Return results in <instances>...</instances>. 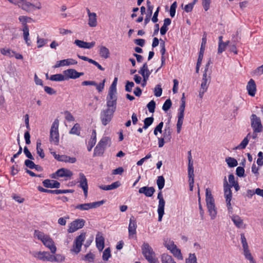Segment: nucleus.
<instances>
[{
    "instance_id": "1",
    "label": "nucleus",
    "mask_w": 263,
    "mask_h": 263,
    "mask_svg": "<svg viewBox=\"0 0 263 263\" xmlns=\"http://www.w3.org/2000/svg\"><path fill=\"white\" fill-rule=\"evenodd\" d=\"M34 234V236L41 240L43 245L51 251L52 253H55L57 248L53 240L49 235L45 234L39 230H35Z\"/></svg>"
},
{
    "instance_id": "2",
    "label": "nucleus",
    "mask_w": 263,
    "mask_h": 263,
    "mask_svg": "<svg viewBox=\"0 0 263 263\" xmlns=\"http://www.w3.org/2000/svg\"><path fill=\"white\" fill-rule=\"evenodd\" d=\"M141 249L143 255L149 263H159L155 253L148 243L144 242Z\"/></svg>"
},
{
    "instance_id": "3",
    "label": "nucleus",
    "mask_w": 263,
    "mask_h": 263,
    "mask_svg": "<svg viewBox=\"0 0 263 263\" xmlns=\"http://www.w3.org/2000/svg\"><path fill=\"white\" fill-rule=\"evenodd\" d=\"M30 253L35 258L42 260V261H48L51 262H54V261H59V259H57V256H54L50 254L48 252L46 251H32L30 252Z\"/></svg>"
},
{
    "instance_id": "4",
    "label": "nucleus",
    "mask_w": 263,
    "mask_h": 263,
    "mask_svg": "<svg viewBox=\"0 0 263 263\" xmlns=\"http://www.w3.org/2000/svg\"><path fill=\"white\" fill-rule=\"evenodd\" d=\"M59 120L55 119L53 122L50 131V142L55 145H58L59 142Z\"/></svg>"
},
{
    "instance_id": "5",
    "label": "nucleus",
    "mask_w": 263,
    "mask_h": 263,
    "mask_svg": "<svg viewBox=\"0 0 263 263\" xmlns=\"http://www.w3.org/2000/svg\"><path fill=\"white\" fill-rule=\"evenodd\" d=\"M231 186L229 185L226 178L225 177L223 183L224 194L227 203V206L228 208L229 212H232V207L231 204V200L232 198V191L231 190Z\"/></svg>"
},
{
    "instance_id": "6",
    "label": "nucleus",
    "mask_w": 263,
    "mask_h": 263,
    "mask_svg": "<svg viewBox=\"0 0 263 263\" xmlns=\"http://www.w3.org/2000/svg\"><path fill=\"white\" fill-rule=\"evenodd\" d=\"M251 125L253 130L255 132H261L263 130V126L259 117L255 114H252L250 117Z\"/></svg>"
},
{
    "instance_id": "7",
    "label": "nucleus",
    "mask_w": 263,
    "mask_h": 263,
    "mask_svg": "<svg viewBox=\"0 0 263 263\" xmlns=\"http://www.w3.org/2000/svg\"><path fill=\"white\" fill-rule=\"evenodd\" d=\"M104 202V200H101L91 203L79 204L74 206V209H78L81 211H88L91 209H95L99 207L100 206L102 205Z\"/></svg>"
},
{
    "instance_id": "8",
    "label": "nucleus",
    "mask_w": 263,
    "mask_h": 263,
    "mask_svg": "<svg viewBox=\"0 0 263 263\" xmlns=\"http://www.w3.org/2000/svg\"><path fill=\"white\" fill-rule=\"evenodd\" d=\"M85 236L86 233H82L76 237L73 242V248L71 250L72 251L76 254L80 252L82 243L85 239Z\"/></svg>"
},
{
    "instance_id": "9",
    "label": "nucleus",
    "mask_w": 263,
    "mask_h": 263,
    "mask_svg": "<svg viewBox=\"0 0 263 263\" xmlns=\"http://www.w3.org/2000/svg\"><path fill=\"white\" fill-rule=\"evenodd\" d=\"M117 94L108 93L106 97L107 109L115 111L117 107Z\"/></svg>"
},
{
    "instance_id": "10",
    "label": "nucleus",
    "mask_w": 263,
    "mask_h": 263,
    "mask_svg": "<svg viewBox=\"0 0 263 263\" xmlns=\"http://www.w3.org/2000/svg\"><path fill=\"white\" fill-rule=\"evenodd\" d=\"M115 112L110 109H106L101 111L100 118L103 125H106L110 122Z\"/></svg>"
},
{
    "instance_id": "11",
    "label": "nucleus",
    "mask_w": 263,
    "mask_h": 263,
    "mask_svg": "<svg viewBox=\"0 0 263 263\" xmlns=\"http://www.w3.org/2000/svg\"><path fill=\"white\" fill-rule=\"evenodd\" d=\"M18 6L21 7L22 9L28 12L33 11L35 9H40L42 7L41 4L40 3H38L36 5H34L26 1L18 2Z\"/></svg>"
},
{
    "instance_id": "12",
    "label": "nucleus",
    "mask_w": 263,
    "mask_h": 263,
    "mask_svg": "<svg viewBox=\"0 0 263 263\" xmlns=\"http://www.w3.org/2000/svg\"><path fill=\"white\" fill-rule=\"evenodd\" d=\"M85 221L83 219H77L70 223L68 232L73 233L78 230L83 228L85 224Z\"/></svg>"
},
{
    "instance_id": "13",
    "label": "nucleus",
    "mask_w": 263,
    "mask_h": 263,
    "mask_svg": "<svg viewBox=\"0 0 263 263\" xmlns=\"http://www.w3.org/2000/svg\"><path fill=\"white\" fill-rule=\"evenodd\" d=\"M79 179L78 182L80 183L79 186L83 189L84 196L86 197L88 194L87 179L84 174L82 173H79Z\"/></svg>"
},
{
    "instance_id": "14",
    "label": "nucleus",
    "mask_w": 263,
    "mask_h": 263,
    "mask_svg": "<svg viewBox=\"0 0 263 263\" xmlns=\"http://www.w3.org/2000/svg\"><path fill=\"white\" fill-rule=\"evenodd\" d=\"M64 74L66 79H76L84 75L83 72H79L74 69H69L64 71Z\"/></svg>"
},
{
    "instance_id": "15",
    "label": "nucleus",
    "mask_w": 263,
    "mask_h": 263,
    "mask_svg": "<svg viewBox=\"0 0 263 263\" xmlns=\"http://www.w3.org/2000/svg\"><path fill=\"white\" fill-rule=\"evenodd\" d=\"M231 219L237 228L245 229L246 228V224L244 223L243 219L239 216L233 215L231 216Z\"/></svg>"
},
{
    "instance_id": "16",
    "label": "nucleus",
    "mask_w": 263,
    "mask_h": 263,
    "mask_svg": "<svg viewBox=\"0 0 263 263\" xmlns=\"http://www.w3.org/2000/svg\"><path fill=\"white\" fill-rule=\"evenodd\" d=\"M247 90L248 94L251 97H254L256 91V85L254 80L250 79L247 85Z\"/></svg>"
},
{
    "instance_id": "17",
    "label": "nucleus",
    "mask_w": 263,
    "mask_h": 263,
    "mask_svg": "<svg viewBox=\"0 0 263 263\" xmlns=\"http://www.w3.org/2000/svg\"><path fill=\"white\" fill-rule=\"evenodd\" d=\"M77 64V61L73 59H67L59 61L54 66V68H58L63 66H68Z\"/></svg>"
},
{
    "instance_id": "18",
    "label": "nucleus",
    "mask_w": 263,
    "mask_h": 263,
    "mask_svg": "<svg viewBox=\"0 0 263 263\" xmlns=\"http://www.w3.org/2000/svg\"><path fill=\"white\" fill-rule=\"evenodd\" d=\"M74 44L80 48L90 49L95 46L96 43L95 42H86L83 41L76 40Z\"/></svg>"
},
{
    "instance_id": "19",
    "label": "nucleus",
    "mask_w": 263,
    "mask_h": 263,
    "mask_svg": "<svg viewBox=\"0 0 263 263\" xmlns=\"http://www.w3.org/2000/svg\"><path fill=\"white\" fill-rule=\"evenodd\" d=\"M43 185L47 188H57L60 187V183L54 180L45 179L43 181Z\"/></svg>"
},
{
    "instance_id": "20",
    "label": "nucleus",
    "mask_w": 263,
    "mask_h": 263,
    "mask_svg": "<svg viewBox=\"0 0 263 263\" xmlns=\"http://www.w3.org/2000/svg\"><path fill=\"white\" fill-rule=\"evenodd\" d=\"M137 227V225L136 220L131 218L129 220V223L128 228L129 237H133L134 235L136 234Z\"/></svg>"
},
{
    "instance_id": "21",
    "label": "nucleus",
    "mask_w": 263,
    "mask_h": 263,
    "mask_svg": "<svg viewBox=\"0 0 263 263\" xmlns=\"http://www.w3.org/2000/svg\"><path fill=\"white\" fill-rule=\"evenodd\" d=\"M155 192V189L151 186H143L139 190V192L140 194H144L146 197H151Z\"/></svg>"
},
{
    "instance_id": "22",
    "label": "nucleus",
    "mask_w": 263,
    "mask_h": 263,
    "mask_svg": "<svg viewBox=\"0 0 263 263\" xmlns=\"http://www.w3.org/2000/svg\"><path fill=\"white\" fill-rule=\"evenodd\" d=\"M164 199L159 200V204L158 207V221H161L162 217L164 214V206H165Z\"/></svg>"
},
{
    "instance_id": "23",
    "label": "nucleus",
    "mask_w": 263,
    "mask_h": 263,
    "mask_svg": "<svg viewBox=\"0 0 263 263\" xmlns=\"http://www.w3.org/2000/svg\"><path fill=\"white\" fill-rule=\"evenodd\" d=\"M59 177H70L72 176V172L68 169L62 168L56 171Z\"/></svg>"
},
{
    "instance_id": "24",
    "label": "nucleus",
    "mask_w": 263,
    "mask_h": 263,
    "mask_svg": "<svg viewBox=\"0 0 263 263\" xmlns=\"http://www.w3.org/2000/svg\"><path fill=\"white\" fill-rule=\"evenodd\" d=\"M58 158V161L65 163H74L77 161V159L75 157H71L65 155H59Z\"/></svg>"
},
{
    "instance_id": "25",
    "label": "nucleus",
    "mask_w": 263,
    "mask_h": 263,
    "mask_svg": "<svg viewBox=\"0 0 263 263\" xmlns=\"http://www.w3.org/2000/svg\"><path fill=\"white\" fill-rule=\"evenodd\" d=\"M96 246L100 251H102L104 248V238L99 234L97 235L96 238Z\"/></svg>"
},
{
    "instance_id": "26",
    "label": "nucleus",
    "mask_w": 263,
    "mask_h": 263,
    "mask_svg": "<svg viewBox=\"0 0 263 263\" xmlns=\"http://www.w3.org/2000/svg\"><path fill=\"white\" fill-rule=\"evenodd\" d=\"M209 83L210 80H209V79L208 78L207 73H206V71H204L200 89L207 91Z\"/></svg>"
},
{
    "instance_id": "27",
    "label": "nucleus",
    "mask_w": 263,
    "mask_h": 263,
    "mask_svg": "<svg viewBox=\"0 0 263 263\" xmlns=\"http://www.w3.org/2000/svg\"><path fill=\"white\" fill-rule=\"evenodd\" d=\"M205 196L206 205H215L214 199L209 189H206Z\"/></svg>"
},
{
    "instance_id": "28",
    "label": "nucleus",
    "mask_w": 263,
    "mask_h": 263,
    "mask_svg": "<svg viewBox=\"0 0 263 263\" xmlns=\"http://www.w3.org/2000/svg\"><path fill=\"white\" fill-rule=\"evenodd\" d=\"M120 185V183L119 181H116L110 185H100L99 187L103 190L108 191L112 190L118 188Z\"/></svg>"
},
{
    "instance_id": "29",
    "label": "nucleus",
    "mask_w": 263,
    "mask_h": 263,
    "mask_svg": "<svg viewBox=\"0 0 263 263\" xmlns=\"http://www.w3.org/2000/svg\"><path fill=\"white\" fill-rule=\"evenodd\" d=\"M251 137V134L249 133L246 137H245L243 140L241 141V142L237 146H236L234 149H245L247 145H248L249 140V138Z\"/></svg>"
},
{
    "instance_id": "30",
    "label": "nucleus",
    "mask_w": 263,
    "mask_h": 263,
    "mask_svg": "<svg viewBox=\"0 0 263 263\" xmlns=\"http://www.w3.org/2000/svg\"><path fill=\"white\" fill-rule=\"evenodd\" d=\"M104 148L106 149L107 146L111 144V139L108 137H103L98 143Z\"/></svg>"
},
{
    "instance_id": "31",
    "label": "nucleus",
    "mask_w": 263,
    "mask_h": 263,
    "mask_svg": "<svg viewBox=\"0 0 263 263\" xmlns=\"http://www.w3.org/2000/svg\"><path fill=\"white\" fill-rule=\"evenodd\" d=\"M171 129L170 126L165 127L164 130H163L162 138H164L166 140V142H169L171 141L172 136H171Z\"/></svg>"
},
{
    "instance_id": "32",
    "label": "nucleus",
    "mask_w": 263,
    "mask_h": 263,
    "mask_svg": "<svg viewBox=\"0 0 263 263\" xmlns=\"http://www.w3.org/2000/svg\"><path fill=\"white\" fill-rule=\"evenodd\" d=\"M88 25L90 27H94L97 25V14L92 12V14L88 16Z\"/></svg>"
},
{
    "instance_id": "33",
    "label": "nucleus",
    "mask_w": 263,
    "mask_h": 263,
    "mask_svg": "<svg viewBox=\"0 0 263 263\" xmlns=\"http://www.w3.org/2000/svg\"><path fill=\"white\" fill-rule=\"evenodd\" d=\"M161 260L162 263H176L171 255L166 254L161 255Z\"/></svg>"
},
{
    "instance_id": "34",
    "label": "nucleus",
    "mask_w": 263,
    "mask_h": 263,
    "mask_svg": "<svg viewBox=\"0 0 263 263\" xmlns=\"http://www.w3.org/2000/svg\"><path fill=\"white\" fill-rule=\"evenodd\" d=\"M109 49L105 46H101L99 50V54L102 58L107 59L109 55Z\"/></svg>"
},
{
    "instance_id": "35",
    "label": "nucleus",
    "mask_w": 263,
    "mask_h": 263,
    "mask_svg": "<svg viewBox=\"0 0 263 263\" xmlns=\"http://www.w3.org/2000/svg\"><path fill=\"white\" fill-rule=\"evenodd\" d=\"M105 149L101 146L100 144H98L94 149L93 156H102Z\"/></svg>"
},
{
    "instance_id": "36",
    "label": "nucleus",
    "mask_w": 263,
    "mask_h": 263,
    "mask_svg": "<svg viewBox=\"0 0 263 263\" xmlns=\"http://www.w3.org/2000/svg\"><path fill=\"white\" fill-rule=\"evenodd\" d=\"M207 208L208 209V212L209 213V215L211 216L212 219H214L217 215V211L216 210L215 205H207Z\"/></svg>"
},
{
    "instance_id": "37",
    "label": "nucleus",
    "mask_w": 263,
    "mask_h": 263,
    "mask_svg": "<svg viewBox=\"0 0 263 263\" xmlns=\"http://www.w3.org/2000/svg\"><path fill=\"white\" fill-rule=\"evenodd\" d=\"M50 80L53 81H63L66 80L65 76L62 74H55L51 75Z\"/></svg>"
},
{
    "instance_id": "38",
    "label": "nucleus",
    "mask_w": 263,
    "mask_h": 263,
    "mask_svg": "<svg viewBox=\"0 0 263 263\" xmlns=\"http://www.w3.org/2000/svg\"><path fill=\"white\" fill-rule=\"evenodd\" d=\"M243 250V255L245 256V258L249 260L251 263H256L250 252L249 248L244 249Z\"/></svg>"
},
{
    "instance_id": "39",
    "label": "nucleus",
    "mask_w": 263,
    "mask_h": 263,
    "mask_svg": "<svg viewBox=\"0 0 263 263\" xmlns=\"http://www.w3.org/2000/svg\"><path fill=\"white\" fill-rule=\"evenodd\" d=\"M226 161L230 167H234L238 165L237 161L234 158L228 157Z\"/></svg>"
},
{
    "instance_id": "40",
    "label": "nucleus",
    "mask_w": 263,
    "mask_h": 263,
    "mask_svg": "<svg viewBox=\"0 0 263 263\" xmlns=\"http://www.w3.org/2000/svg\"><path fill=\"white\" fill-rule=\"evenodd\" d=\"M81 128L80 125L78 123H76L74 125L73 127L71 129L69 132L70 134L76 135L80 136V135Z\"/></svg>"
},
{
    "instance_id": "41",
    "label": "nucleus",
    "mask_w": 263,
    "mask_h": 263,
    "mask_svg": "<svg viewBox=\"0 0 263 263\" xmlns=\"http://www.w3.org/2000/svg\"><path fill=\"white\" fill-rule=\"evenodd\" d=\"M174 249H172L173 250H172V253L178 259L182 260L183 256L181 253V250L177 248V246H174Z\"/></svg>"
},
{
    "instance_id": "42",
    "label": "nucleus",
    "mask_w": 263,
    "mask_h": 263,
    "mask_svg": "<svg viewBox=\"0 0 263 263\" xmlns=\"http://www.w3.org/2000/svg\"><path fill=\"white\" fill-rule=\"evenodd\" d=\"M139 73L142 76H145L146 74H148V75L151 74V72L148 70L146 63H145L143 65L142 67L139 70Z\"/></svg>"
},
{
    "instance_id": "43",
    "label": "nucleus",
    "mask_w": 263,
    "mask_h": 263,
    "mask_svg": "<svg viewBox=\"0 0 263 263\" xmlns=\"http://www.w3.org/2000/svg\"><path fill=\"white\" fill-rule=\"evenodd\" d=\"M1 53L5 56L12 57L14 51L9 48H4L1 49Z\"/></svg>"
},
{
    "instance_id": "44",
    "label": "nucleus",
    "mask_w": 263,
    "mask_h": 263,
    "mask_svg": "<svg viewBox=\"0 0 263 263\" xmlns=\"http://www.w3.org/2000/svg\"><path fill=\"white\" fill-rule=\"evenodd\" d=\"M118 78H115L111 85H110L108 93L117 94V84Z\"/></svg>"
},
{
    "instance_id": "45",
    "label": "nucleus",
    "mask_w": 263,
    "mask_h": 263,
    "mask_svg": "<svg viewBox=\"0 0 263 263\" xmlns=\"http://www.w3.org/2000/svg\"><path fill=\"white\" fill-rule=\"evenodd\" d=\"M164 184L165 180L164 177L162 176H158L157 180V184L159 190H161L164 187Z\"/></svg>"
},
{
    "instance_id": "46",
    "label": "nucleus",
    "mask_w": 263,
    "mask_h": 263,
    "mask_svg": "<svg viewBox=\"0 0 263 263\" xmlns=\"http://www.w3.org/2000/svg\"><path fill=\"white\" fill-rule=\"evenodd\" d=\"M184 116L178 115V121L177 123V132L179 133L181 131V127L183 124Z\"/></svg>"
},
{
    "instance_id": "47",
    "label": "nucleus",
    "mask_w": 263,
    "mask_h": 263,
    "mask_svg": "<svg viewBox=\"0 0 263 263\" xmlns=\"http://www.w3.org/2000/svg\"><path fill=\"white\" fill-rule=\"evenodd\" d=\"M229 43L230 41H229L222 43H219L218 48V53L220 54L222 52H223L225 50L226 47L229 45Z\"/></svg>"
},
{
    "instance_id": "48",
    "label": "nucleus",
    "mask_w": 263,
    "mask_h": 263,
    "mask_svg": "<svg viewBox=\"0 0 263 263\" xmlns=\"http://www.w3.org/2000/svg\"><path fill=\"white\" fill-rule=\"evenodd\" d=\"M153 121V117L146 118L144 120V125L143 128L145 129H147L151 124H152Z\"/></svg>"
},
{
    "instance_id": "49",
    "label": "nucleus",
    "mask_w": 263,
    "mask_h": 263,
    "mask_svg": "<svg viewBox=\"0 0 263 263\" xmlns=\"http://www.w3.org/2000/svg\"><path fill=\"white\" fill-rule=\"evenodd\" d=\"M110 250L109 248H107L104 250L103 252L102 259L104 261H107L110 257Z\"/></svg>"
},
{
    "instance_id": "50",
    "label": "nucleus",
    "mask_w": 263,
    "mask_h": 263,
    "mask_svg": "<svg viewBox=\"0 0 263 263\" xmlns=\"http://www.w3.org/2000/svg\"><path fill=\"white\" fill-rule=\"evenodd\" d=\"M41 142L37 141L36 143V153L41 158H44L45 157V154L43 152V149L41 147Z\"/></svg>"
},
{
    "instance_id": "51",
    "label": "nucleus",
    "mask_w": 263,
    "mask_h": 263,
    "mask_svg": "<svg viewBox=\"0 0 263 263\" xmlns=\"http://www.w3.org/2000/svg\"><path fill=\"white\" fill-rule=\"evenodd\" d=\"M188 176L189 179H194V167L193 163H189L188 164Z\"/></svg>"
},
{
    "instance_id": "52",
    "label": "nucleus",
    "mask_w": 263,
    "mask_h": 263,
    "mask_svg": "<svg viewBox=\"0 0 263 263\" xmlns=\"http://www.w3.org/2000/svg\"><path fill=\"white\" fill-rule=\"evenodd\" d=\"M162 89L160 85H157L154 89V95L156 97H160L162 95Z\"/></svg>"
},
{
    "instance_id": "53",
    "label": "nucleus",
    "mask_w": 263,
    "mask_h": 263,
    "mask_svg": "<svg viewBox=\"0 0 263 263\" xmlns=\"http://www.w3.org/2000/svg\"><path fill=\"white\" fill-rule=\"evenodd\" d=\"M177 7V4L176 2H174L171 6L170 14V16L172 17H174L175 15L176 9Z\"/></svg>"
},
{
    "instance_id": "54",
    "label": "nucleus",
    "mask_w": 263,
    "mask_h": 263,
    "mask_svg": "<svg viewBox=\"0 0 263 263\" xmlns=\"http://www.w3.org/2000/svg\"><path fill=\"white\" fill-rule=\"evenodd\" d=\"M206 44V34H204L203 36V37L202 39V42L201 44V46L200 48V53H204V50H205V46Z\"/></svg>"
},
{
    "instance_id": "55",
    "label": "nucleus",
    "mask_w": 263,
    "mask_h": 263,
    "mask_svg": "<svg viewBox=\"0 0 263 263\" xmlns=\"http://www.w3.org/2000/svg\"><path fill=\"white\" fill-rule=\"evenodd\" d=\"M28 20H31V18L23 15L20 16L18 17V20L23 25V27H25V26H28L27 25Z\"/></svg>"
},
{
    "instance_id": "56",
    "label": "nucleus",
    "mask_w": 263,
    "mask_h": 263,
    "mask_svg": "<svg viewBox=\"0 0 263 263\" xmlns=\"http://www.w3.org/2000/svg\"><path fill=\"white\" fill-rule=\"evenodd\" d=\"M172 104L171 100L170 99H167L163 105L162 109L165 111H167L171 108Z\"/></svg>"
},
{
    "instance_id": "57",
    "label": "nucleus",
    "mask_w": 263,
    "mask_h": 263,
    "mask_svg": "<svg viewBox=\"0 0 263 263\" xmlns=\"http://www.w3.org/2000/svg\"><path fill=\"white\" fill-rule=\"evenodd\" d=\"M186 263H197L195 254H190L188 258L186 259Z\"/></svg>"
},
{
    "instance_id": "58",
    "label": "nucleus",
    "mask_w": 263,
    "mask_h": 263,
    "mask_svg": "<svg viewBox=\"0 0 263 263\" xmlns=\"http://www.w3.org/2000/svg\"><path fill=\"white\" fill-rule=\"evenodd\" d=\"M39 191L43 193H50V194H58V190H47L44 189L42 186H38L37 187Z\"/></svg>"
},
{
    "instance_id": "59",
    "label": "nucleus",
    "mask_w": 263,
    "mask_h": 263,
    "mask_svg": "<svg viewBox=\"0 0 263 263\" xmlns=\"http://www.w3.org/2000/svg\"><path fill=\"white\" fill-rule=\"evenodd\" d=\"M47 43V40L44 39L40 38L39 36L37 37V48H40L42 47Z\"/></svg>"
},
{
    "instance_id": "60",
    "label": "nucleus",
    "mask_w": 263,
    "mask_h": 263,
    "mask_svg": "<svg viewBox=\"0 0 263 263\" xmlns=\"http://www.w3.org/2000/svg\"><path fill=\"white\" fill-rule=\"evenodd\" d=\"M156 103L154 100L150 101L147 105V107L150 112L153 113L155 111Z\"/></svg>"
},
{
    "instance_id": "61",
    "label": "nucleus",
    "mask_w": 263,
    "mask_h": 263,
    "mask_svg": "<svg viewBox=\"0 0 263 263\" xmlns=\"http://www.w3.org/2000/svg\"><path fill=\"white\" fill-rule=\"evenodd\" d=\"M241 237V242L242 243L243 249L249 248V246L248 245V242L247 241V239L245 237V234L243 233H241L240 234Z\"/></svg>"
},
{
    "instance_id": "62",
    "label": "nucleus",
    "mask_w": 263,
    "mask_h": 263,
    "mask_svg": "<svg viewBox=\"0 0 263 263\" xmlns=\"http://www.w3.org/2000/svg\"><path fill=\"white\" fill-rule=\"evenodd\" d=\"M163 126V122H161L159 123V124L155 127L154 134L155 136H157L158 134V132H159L160 133H162V129Z\"/></svg>"
},
{
    "instance_id": "63",
    "label": "nucleus",
    "mask_w": 263,
    "mask_h": 263,
    "mask_svg": "<svg viewBox=\"0 0 263 263\" xmlns=\"http://www.w3.org/2000/svg\"><path fill=\"white\" fill-rule=\"evenodd\" d=\"M236 174L238 177H243L245 174V170L243 167L241 166L237 167L236 170Z\"/></svg>"
},
{
    "instance_id": "64",
    "label": "nucleus",
    "mask_w": 263,
    "mask_h": 263,
    "mask_svg": "<svg viewBox=\"0 0 263 263\" xmlns=\"http://www.w3.org/2000/svg\"><path fill=\"white\" fill-rule=\"evenodd\" d=\"M64 115L66 120L70 122L74 120V118L69 111H65L64 112Z\"/></svg>"
}]
</instances>
